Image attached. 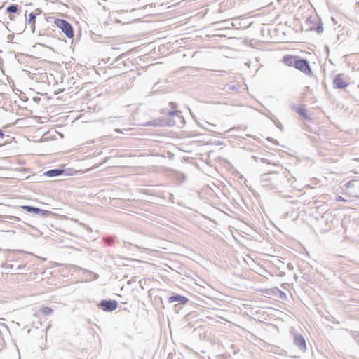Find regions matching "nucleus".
<instances>
[{"mask_svg": "<svg viewBox=\"0 0 359 359\" xmlns=\"http://www.w3.org/2000/svg\"><path fill=\"white\" fill-rule=\"evenodd\" d=\"M289 171L286 169L281 172H271L264 173L261 177L262 186L276 192H282L285 186L289 184L287 177Z\"/></svg>", "mask_w": 359, "mask_h": 359, "instance_id": "obj_1", "label": "nucleus"}, {"mask_svg": "<svg viewBox=\"0 0 359 359\" xmlns=\"http://www.w3.org/2000/svg\"><path fill=\"white\" fill-rule=\"evenodd\" d=\"M55 25L62 30L64 34L69 39L74 36V30L72 25L65 20L57 18L54 20Z\"/></svg>", "mask_w": 359, "mask_h": 359, "instance_id": "obj_2", "label": "nucleus"}, {"mask_svg": "<svg viewBox=\"0 0 359 359\" xmlns=\"http://www.w3.org/2000/svg\"><path fill=\"white\" fill-rule=\"evenodd\" d=\"M145 126H154V127H161V126H177V121L173 118L168 117L166 118H158L154 119L151 121H148L144 124Z\"/></svg>", "mask_w": 359, "mask_h": 359, "instance_id": "obj_3", "label": "nucleus"}, {"mask_svg": "<svg viewBox=\"0 0 359 359\" xmlns=\"http://www.w3.org/2000/svg\"><path fill=\"white\" fill-rule=\"evenodd\" d=\"M295 68L306 75L311 76L312 75V71L310 67V64L309 61L306 59L300 58L297 61V64L295 66Z\"/></svg>", "mask_w": 359, "mask_h": 359, "instance_id": "obj_4", "label": "nucleus"}, {"mask_svg": "<svg viewBox=\"0 0 359 359\" xmlns=\"http://www.w3.org/2000/svg\"><path fill=\"white\" fill-rule=\"evenodd\" d=\"M98 306L104 311L111 312L116 309L118 302L116 300L103 299L100 301Z\"/></svg>", "mask_w": 359, "mask_h": 359, "instance_id": "obj_5", "label": "nucleus"}, {"mask_svg": "<svg viewBox=\"0 0 359 359\" xmlns=\"http://www.w3.org/2000/svg\"><path fill=\"white\" fill-rule=\"evenodd\" d=\"M349 83L345 80L344 74H338L336 75L333 81V88L334 89H344L348 86Z\"/></svg>", "mask_w": 359, "mask_h": 359, "instance_id": "obj_6", "label": "nucleus"}, {"mask_svg": "<svg viewBox=\"0 0 359 359\" xmlns=\"http://www.w3.org/2000/svg\"><path fill=\"white\" fill-rule=\"evenodd\" d=\"M170 106L172 108V111H170L168 112L169 117L173 118L176 117L177 119V124L179 123H184V119L183 117L180 115L181 111L179 110H175V109L177 107V104L175 102H170Z\"/></svg>", "mask_w": 359, "mask_h": 359, "instance_id": "obj_7", "label": "nucleus"}, {"mask_svg": "<svg viewBox=\"0 0 359 359\" xmlns=\"http://www.w3.org/2000/svg\"><path fill=\"white\" fill-rule=\"evenodd\" d=\"M294 344L299 348V349L303 352L306 350V343L304 337L302 334H294Z\"/></svg>", "mask_w": 359, "mask_h": 359, "instance_id": "obj_8", "label": "nucleus"}, {"mask_svg": "<svg viewBox=\"0 0 359 359\" xmlns=\"http://www.w3.org/2000/svg\"><path fill=\"white\" fill-rule=\"evenodd\" d=\"M168 303L178 302L179 304L184 305L189 302V299L179 294L173 293L168 299Z\"/></svg>", "mask_w": 359, "mask_h": 359, "instance_id": "obj_9", "label": "nucleus"}, {"mask_svg": "<svg viewBox=\"0 0 359 359\" xmlns=\"http://www.w3.org/2000/svg\"><path fill=\"white\" fill-rule=\"evenodd\" d=\"M299 57H297V56L287 55L283 57V62L287 66L295 67L297 61L299 59Z\"/></svg>", "mask_w": 359, "mask_h": 359, "instance_id": "obj_10", "label": "nucleus"}, {"mask_svg": "<svg viewBox=\"0 0 359 359\" xmlns=\"http://www.w3.org/2000/svg\"><path fill=\"white\" fill-rule=\"evenodd\" d=\"M65 172V170L61 168H55L47 170L44 172V175L48 177H54L61 175Z\"/></svg>", "mask_w": 359, "mask_h": 359, "instance_id": "obj_11", "label": "nucleus"}, {"mask_svg": "<svg viewBox=\"0 0 359 359\" xmlns=\"http://www.w3.org/2000/svg\"><path fill=\"white\" fill-rule=\"evenodd\" d=\"M21 208L33 215H37V212H39V208L31 205H22L21 206Z\"/></svg>", "mask_w": 359, "mask_h": 359, "instance_id": "obj_12", "label": "nucleus"}, {"mask_svg": "<svg viewBox=\"0 0 359 359\" xmlns=\"http://www.w3.org/2000/svg\"><path fill=\"white\" fill-rule=\"evenodd\" d=\"M20 9V6L18 4H11L6 8V12L8 13H17Z\"/></svg>", "mask_w": 359, "mask_h": 359, "instance_id": "obj_13", "label": "nucleus"}, {"mask_svg": "<svg viewBox=\"0 0 359 359\" xmlns=\"http://www.w3.org/2000/svg\"><path fill=\"white\" fill-rule=\"evenodd\" d=\"M295 111L301 116L304 117L306 120H311V117H309L306 114V110L304 108H297L295 109Z\"/></svg>", "mask_w": 359, "mask_h": 359, "instance_id": "obj_14", "label": "nucleus"}, {"mask_svg": "<svg viewBox=\"0 0 359 359\" xmlns=\"http://www.w3.org/2000/svg\"><path fill=\"white\" fill-rule=\"evenodd\" d=\"M287 180L289 181V184H287L286 186H285V189L288 188V187H295V186L294 185V183L296 182V179L294 177L290 175V173L289 172V175L288 177H287Z\"/></svg>", "mask_w": 359, "mask_h": 359, "instance_id": "obj_15", "label": "nucleus"}, {"mask_svg": "<svg viewBox=\"0 0 359 359\" xmlns=\"http://www.w3.org/2000/svg\"><path fill=\"white\" fill-rule=\"evenodd\" d=\"M37 215H40L42 217H47L52 215V212L50 210H42L39 208V212H37Z\"/></svg>", "mask_w": 359, "mask_h": 359, "instance_id": "obj_16", "label": "nucleus"}, {"mask_svg": "<svg viewBox=\"0 0 359 359\" xmlns=\"http://www.w3.org/2000/svg\"><path fill=\"white\" fill-rule=\"evenodd\" d=\"M40 311L45 316L50 315L53 310L50 307L43 306L40 309Z\"/></svg>", "mask_w": 359, "mask_h": 359, "instance_id": "obj_17", "label": "nucleus"}, {"mask_svg": "<svg viewBox=\"0 0 359 359\" xmlns=\"http://www.w3.org/2000/svg\"><path fill=\"white\" fill-rule=\"evenodd\" d=\"M36 19V13H30L29 14L28 19H26V21H27L28 24L35 22Z\"/></svg>", "mask_w": 359, "mask_h": 359, "instance_id": "obj_18", "label": "nucleus"}, {"mask_svg": "<svg viewBox=\"0 0 359 359\" xmlns=\"http://www.w3.org/2000/svg\"><path fill=\"white\" fill-rule=\"evenodd\" d=\"M358 182V181L357 180H350L349 182H348L346 184V187L347 188H353L357 186V183Z\"/></svg>", "mask_w": 359, "mask_h": 359, "instance_id": "obj_19", "label": "nucleus"}, {"mask_svg": "<svg viewBox=\"0 0 359 359\" xmlns=\"http://www.w3.org/2000/svg\"><path fill=\"white\" fill-rule=\"evenodd\" d=\"M167 359H180V355L170 353L168 354Z\"/></svg>", "mask_w": 359, "mask_h": 359, "instance_id": "obj_20", "label": "nucleus"}, {"mask_svg": "<svg viewBox=\"0 0 359 359\" xmlns=\"http://www.w3.org/2000/svg\"><path fill=\"white\" fill-rule=\"evenodd\" d=\"M316 31L320 34V33H322L323 31V23L322 22H320L317 27H316Z\"/></svg>", "mask_w": 359, "mask_h": 359, "instance_id": "obj_21", "label": "nucleus"}, {"mask_svg": "<svg viewBox=\"0 0 359 359\" xmlns=\"http://www.w3.org/2000/svg\"><path fill=\"white\" fill-rule=\"evenodd\" d=\"M13 38H14V35L12 34H9L7 36V41H8V42H11L13 40Z\"/></svg>", "mask_w": 359, "mask_h": 359, "instance_id": "obj_22", "label": "nucleus"}, {"mask_svg": "<svg viewBox=\"0 0 359 359\" xmlns=\"http://www.w3.org/2000/svg\"><path fill=\"white\" fill-rule=\"evenodd\" d=\"M31 25V30L32 32L34 33L35 32V22L29 23Z\"/></svg>", "mask_w": 359, "mask_h": 359, "instance_id": "obj_23", "label": "nucleus"}, {"mask_svg": "<svg viewBox=\"0 0 359 359\" xmlns=\"http://www.w3.org/2000/svg\"><path fill=\"white\" fill-rule=\"evenodd\" d=\"M180 176H181V178H182L181 182H182L186 180L187 177H186V175L184 174H180Z\"/></svg>", "mask_w": 359, "mask_h": 359, "instance_id": "obj_24", "label": "nucleus"}, {"mask_svg": "<svg viewBox=\"0 0 359 359\" xmlns=\"http://www.w3.org/2000/svg\"><path fill=\"white\" fill-rule=\"evenodd\" d=\"M25 266V265H18L17 266L16 271H20L22 270Z\"/></svg>", "mask_w": 359, "mask_h": 359, "instance_id": "obj_25", "label": "nucleus"}, {"mask_svg": "<svg viewBox=\"0 0 359 359\" xmlns=\"http://www.w3.org/2000/svg\"><path fill=\"white\" fill-rule=\"evenodd\" d=\"M4 133L1 129H0V137L4 138Z\"/></svg>", "mask_w": 359, "mask_h": 359, "instance_id": "obj_26", "label": "nucleus"}, {"mask_svg": "<svg viewBox=\"0 0 359 359\" xmlns=\"http://www.w3.org/2000/svg\"><path fill=\"white\" fill-rule=\"evenodd\" d=\"M337 200L338 201H345V200L344 199V198H343V197H341V196H338Z\"/></svg>", "mask_w": 359, "mask_h": 359, "instance_id": "obj_27", "label": "nucleus"}, {"mask_svg": "<svg viewBox=\"0 0 359 359\" xmlns=\"http://www.w3.org/2000/svg\"><path fill=\"white\" fill-rule=\"evenodd\" d=\"M287 268L290 270L293 269V266L292 265V264L289 263L287 264Z\"/></svg>", "mask_w": 359, "mask_h": 359, "instance_id": "obj_28", "label": "nucleus"}, {"mask_svg": "<svg viewBox=\"0 0 359 359\" xmlns=\"http://www.w3.org/2000/svg\"><path fill=\"white\" fill-rule=\"evenodd\" d=\"M262 163H269V162L268 161V160H267V159H266V158H262Z\"/></svg>", "mask_w": 359, "mask_h": 359, "instance_id": "obj_29", "label": "nucleus"}, {"mask_svg": "<svg viewBox=\"0 0 359 359\" xmlns=\"http://www.w3.org/2000/svg\"><path fill=\"white\" fill-rule=\"evenodd\" d=\"M106 242H107V245H112V244H113L114 241H113V240H111V241H106Z\"/></svg>", "mask_w": 359, "mask_h": 359, "instance_id": "obj_30", "label": "nucleus"}, {"mask_svg": "<svg viewBox=\"0 0 359 359\" xmlns=\"http://www.w3.org/2000/svg\"><path fill=\"white\" fill-rule=\"evenodd\" d=\"M11 219L19 221L20 219L17 217L11 216Z\"/></svg>", "mask_w": 359, "mask_h": 359, "instance_id": "obj_31", "label": "nucleus"}, {"mask_svg": "<svg viewBox=\"0 0 359 359\" xmlns=\"http://www.w3.org/2000/svg\"><path fill=\"white\" fill-rule=\"evenodd\" d=\"M230 26L232 27H236V25L234 22H231L230 23Z\"/></svg>", "mask_w": 359, "mask_h": 359, "instance_id": "obj_32", "label": "nucleus"}, {"mask_svg": "<svg viewBox=\"0 0 359 359\" xmlns=\"http://www.w3.org/2000/svg\"><path fill=\"white\" fill-rule=\"evenodd\" d=\"M7 267L13 268V265L10 264H7Z\"/></svg>", "mask_w": 359, "mask_h": 359, "instance_id": "obj_33", "label": "nucleus"}, {"mask_svg": "<svg viewBox=\"0 0 359 359\" xmlns=\"http://www.w3.org/2000/svg\"><path fill=\"white\" fill-rule=\"evenodd\" d=\"M115 131L116 133H122L120 129H116Z\"/></svg>", "mask_w": 359, "mask_h": 359, "instance_id": "obj_34", "label": "nucleus"}, {"mask_svg": "<svg viewBox=\"0 0 359 359\" xmlns=\"http://www.w3.org/2000/svg\"><path fill=\"white\" fill-rule=\"evenodd\" d=\"M118 60H119L118 58H116V59L115 60V61H114V63L117 62L118 61Z\"/></svg>", "mask_w": 359, "mask_h": 359, "instance_id": "obj_35", "label": "nucleus"}, {"mask_svg": "<svg viewBox=\"0 0 359 359\" xmlns=\"http://www.w3.org/2000/svg\"><path fill=\"white\" fill-rule=\"evenodd\" d=\"M42 35H43V34L41 32H39V36H42Z\"/></svg>", "mask_w": 359, "mask_h": 359, "instance_id": "obj_36", "label": "nucleus"}, {"mask_svg": "<svg viewBox=\"0 0 359 359\" xmlns=\"http://www.w3.org/2000/svg\"><path fill=\"white\" fill-rule=\"evenodd\" d=\"M36 11H39V13H40V12H41V11H40V9H39V8H37Z\"/></svg>", "mask_w": 359, "mask_h": 359, "instance_id": "obj_37", "label": "nucleus"}, {"mask_svg": "<svg viewBox=\"0 0 359 359\" xmlns=\"http://www.w3.org/2000/svg\"><path fill=\"white\" fill-rule=\"evenodd\" d=\"M355 196L359 198V195L358 196L355 195Z\"/></svg>", "mask_w": 359, "mask_h": 359, "instance_id": "obj_38", "label": "nucleus"}]
</instances>
